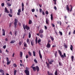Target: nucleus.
I'll return each mask as SVG.
<instances>
[{
  "label": "nucleus",
  "instance_id": "34",
  "mask_svg": "<svg viewBox=\"0 0 75 75\" xmlns=\"http://www.w3.org/2000/svg\"><path fill=\"white\" fill-rule=\"evenodd\" d=\"M41 39H40L38 40V43H39L40 42H41Z\"/></svg>",
  "mask_w": 75,
  "mask_h": 75
},
{
  "label": "nucleus",
  "instance_id": "38",
  "mask_svg": "<svg viewBox=\"0 0 75 75\" xmlns=\"http://www.w3.org/2000/svg\"><path fill=\"white\" fill-rule=\"evenodd\" d=\"M32 23V21L31 20H30L29 22V24H31Z\"/></svg>",
  "mask_w": 75,
  "mask_h": 75
},
{
  "label": "nucleus",
  "instance_id": "12",
  "mask_svg": "<svg viewBox=\"0 0 75 75\" xmlns=\"http://www.w3.org/2000/svg\"><path fill=\"white\" fill-rule=\"evenodd\" d=\"M66 7L67 10L68 11H69V6H68V5H67Z\"/></svg>",
  "mask_w": 75,
  "mask_h": 75
},
{
  "label": "nucleus",
  "instance_id": "25",
  "mask_svg": "<svg viewBox=\"0 0 75 75\" xmlns=\"http://www.w3.org/2000/svg\"><path fill=\"white\" fill-rule=\"evenodd\" d=\"M0 72L1 73H4V70L2 69H1L0 70Z\"/></svg>",
  "mask_w": 75,
  "mask_h": 75
},
{
  "label": "nucleus",
  "instance_id": "49",
  "mask_svg": "<svg viewBox=\"0 0 75 75\" xmlns=\"http://www.w3.org/2000/svg\"><path fill=\"white\" fill-rule=\"evenodd\" d=\"M59 34H60L61 35H62V32L59 31Z\"/></svg>",
  "mask_w": 75,
  "mask_h": 75
},
{
  "label": "nucleus",
  "instance_id": "37",
  "mask_svg": "<svg viewBox=\"0 0 75 75\" xmlns=\"http://www.w3.org/2000/svg\"><path fill=\"white\" fill-rule=\"evenodd\" d=\"M74 56H71V60L72 62L74 61Z\"/></svg>",
  "mask_w": 75,
  "mask_h": 75
},
{
  "label": "nucleus",
  "instance_id": "44",
  "mask_svg": "<svg viewBox=\"0 0 75 75\" xmlns=\"http://www.w3.org/2000/svg\"><path fill=\"white\" fill-rule=\"evenodd\" d=\"M31 33H30V32L29 33V38H31Z\"/></svg>",
  "mask_w": 75,
  "mask_h": 75
},
{
  "label": "nucleus",
  "instance_id": "53",
  "mask_svg": "<svg viewBox=\"0 0 75 75\" xmlns=\"http://www.w3.org/2000/svg\"><path fill=\"white\" fill-rule=\"evenodd\" d=\"M17 31H15V35L16 36L17 35Z\"/></svg>",
  "mask_w": 75,
  "mask_h": 75
},
{
  "label": "nucleus",
  "instance_id": "50",
  "mask_svg": "<svg viewBox=\"0 0 75 75\" xmlns=\"http://www.w3.org/2000/svg\"><path fill=\"white\" fill-rule=\"evenodd\" d=\"M50 43H51V41H50V40L48 41L47 44H50Z\"/></svg>",
  "mask_w": 75,
  "mask_h": 75
},
{
  "label": "nucleus",
  "instance_id": "26",
  "mask_svg": "<svg viewBox=\"0 0 75 75\" xmlns=\"http://www.w3.org/2000/svg\"><path fill=\"white\" fill-rule=\"evenodd\" d=\"M10 14H13V10L12 9H10Z\"/></svg>",
  "mask_w": 75,
  "mask_h": 75
},
{
  "label": "nucleus",
  "instance_id": "45",
  "mask_svg": "<svg viewBox=\"0 0 75 75\" xmlns=\"http://www.w3.org/2000/svg\"><path fill=\"white\" fill-rule=\"evenodd\" d=\"M31 11L32 12H34V11H35V9H34V8L32 9Z\"/></svg>",
  "mask_w": 75,
  "mask_h": 75
},
{
  "label": "nucleus",
  "instance_id": "42",
  "mask_svg": "<svg viewBox=\"0 0 75 75\" xmlns=\"http://www.w3.org/2000/svg\"><path fill=\"white\" fill-rule=\"evenodd\" d=\"M8 15L9 16H10V17H13V16L12 15L10 14H9Z\"/></svg>",
  "mask_w": 75,
  "mask_h": 75
},
{
  "label": "nucleus",
  "instance_id": "28",
  "mask_svg": "<svg viewBox=\"0 0 75 75\" xmlns=\"http://www.w3.org/2000/svg\"><path fill=\"white\" fill-rule=\"evenodd\" d=\"M51 20H53V16L52 15V14H51Z\"/></svg>",
  "mask_w": 75,
  "mask_h": 75
},
{
  "label": "nucleus",
  "instance_id": "17",
  "mask_svg": "<svg viewBox=\"0 0 75 75\" xmlns=\"http://www.w3.org/2000/svg\"><path fill=\"white\" fill-rule=\"evenodd\" d=\"M2 31H3V35H5V30L4 29H2Z\"/></svg>",
  "mask_w": 75,
  "mask_h": 75
},
{
  "label": "nucleus",
  "instance_id": "4",
  "mask_svg": "<svg viewBox=\"0 0 75 75\" xmlns=\"http://www.w3.org/2000/svg\"><path fill=\"white\" fill-rule=\"evenodd\" d=\"M6 59L7 62L6 64L7 65H9V64H10L11 63V61H9V59L8 57L6 58Z\"/></svg>",
  "mask_w": 75,
  "mask_h": 75
},
{
  "label": "nucleus",
  "instance_id": "19",
  "mask_svg": "<svg viewBox=\"0 0 75 75\" xmlns=\"http://www.w3.org/2000/svg\"><path fill=\"white\" fill-rule=\"evenodd\" d=\"M49 22V20H48V19L46 18V22L47 24H48Z\"/></svg>",
  "mask_w": 75,
  "mask_h": 75
},
{
  "label": "nucleus",
  "instance_id": "36",
  "mask_svg": "<svg viewBox=\"0 0 75 75\" xmlns=\"http://www.w3.org/2000/svg\"><path fill=\"white\" fill-rule=\"evenodd\" d=\"M33 53L34 57H35V51H34L33 52Z\"/></svg>",
  "mask_w": 75,
  "mask_h": 75
},
{
  "label": "nucleus",
  "instance_id": "10",
  "mask_svg": "<svg viewBox=\"0 0 75 75\" xmlns=\"http://www.w3.org/2000/svg\"><path fill=\"white\" fill-rule=\"evenodd\" d=\"M25 28L27 30H30V27L29 26H28L27 25H25Z\"/></svg>",
  "mask_w": 75,
  "mask_h": 75
},
{
  "label": "nucleus",
  "instance_id": "15",
  "mask_svg": "<svg viewBox=\"0 0 75 75\" xmlns=\"http://www.w3.org/2000/svg\"><path fill=\"white\" fill-rule=\"evenodd\" d=\"M46 47L47 48H50V47H51V45H50V44H47Z\"/></svg>",
  "mask_w": 75,
  "mask_h": 75
},
{
  "label": "nucleus",
  "instance_id": "30",
  "mask_svg": "<svg viewBox=\"0 0 75 75\" xmlns=\"http://www.w3.org/2000/svg\"><path fill=\"white\" fill-rule=\"evenodd\" d=\"M34 42L33 41H31V45L32 46H34Z\"/></svg>",
  "mask_w": 75,
  "mask_h": 75
},
{
  "label": "nucleus",
  "instance_id": "5",
  "mask_svg": "<svg viewBox=\"0 0 75 75\" xmlns=\"http://www.w3.org/2000/svg\"><path fill=\"white\" fill-rule=\"evenodd\" d=\"M22 11H24V3L23 2L22 3Z\"/></svg>",
  "mask_w": 75,
  "mask_h": 75
},
{
  "label": "nucleus",
  "instance_id": "55",
  "mask_svg": "<svg viewBox=\"0 0 75 75\" xmlns=\"http://www.w3.org/2000/svg\"><path fill=\"white\" fill-rule=\"evenodd\" d=\"M54 8L55 10H57V7L56 6H54Z\"/></svg>",
  "mask_w": 75,
  "mask_h": 75
},
{
  "label": "nucleus",
  "instance_id": "32",
  "mask_svg": "<svg viewBox=\"0 0 75 75\" xmlns=\"http://www.w3.org/2000/svg\"><path fill=\"white\" fill-rule=\"evenodd\" d=\"M54 74L55 75H58V72H57V70H56Z\"/></svg>",
  "mask_w": 75,
  "mask_h": 75
},
{
  "label": "nucleus",
  "instance_id": "48",
  "mask_svg": "<svg viewBox=\"0 0 75 75\" xmlns=\"http://www.w3.org/2000/svg\"><path fill=\"white\" fill-rule=\"evenodd\" d=\"M13 66L14 67H17V65L15 64H13Z\"/></svg>",
  "mask_w": 75,
  "mask_h": 75
},
{
  "label": "nucleus",
  "instance_id": "56",
  "mask_svg": "<svg viewBox=\"0 0 75 75\" xmlns=\"http://www.w3.org/2000/svg\"><path fill=\"white\" fill-rule=\"evenodd\" d=\"M23 28L24 30H25V25H23Z\"/></svg>",
  "mask_w": 75,
  "mask_h": 75
},
{
  "label": "nucleus",
  "instance_id": "52",
  "mask_svg": "<svg viewBox=\"0 0 75 75\" xmlns=\"http://www.w3.org/2000/svg\"><path fill=\"white\" fill-rule=\"evenodd\" d=\"M34 61L35 62V63H37V61L36 59H34Z\"/></svg>",
  "mask_w": 75,
  "mask_h": 75
},
{
  "label": "nucleus",
  "instance_id": "57",
  "mask_svg": "<svg viewBox=\"0 0 75 75\" xmlns=\"http://www.w3.org/2000/svg\"><path fill=\"white\" fill-rule=\"evenodd\" d=\"M3 48H4V49H5L6 48V45H4L3 47Z\"/></svg>",
  "mask_w": 75,
  "mask_h": 75
},
{
  "label": "nucleus",
  "instance_id": "60",
  "mask_svg": "<svg viewBox=\"0 0 75 75\" xmlns=\"http://www.w3.org/2000/svg\"><path fill=\"white\" fill-rule=\"evenodd\" d=\"M40 13H41L42 11V9L41 8L40 9Z\"/></svg>",
  "mask_w": 75,
  "mask_h": 75
},
{
  "label": "nucleus",
  "instance_id": "9",
  "mask_svg": "<svg viewBox=\"0 0 75 75\" xmlns=\"http://www.w3.org/2000/svg\"><path fill=\"white\" fill-rule=\"evenodd\" d=\"M39 52L40 58H41V59H42V55H41V52L40 51V50L39 51Z\"/></svg>",
  "mask_w": 75,
  "mask_h": 75
},
{
  "label": "nucleus",
  "instance_id": "47",
  "mask_svg": "<svg viewBox=\"0 0 75 75\" xmlns=\"http://www.w3.org/2000/svg\"><path fill=\"white\" fill-rule=\"evenodd\" d=\"M1 6L2 7H4V3H2L1 4Z\"/></svg>",
  "mask_w": 75,
  "mask_h": 75
},
{
  "label": "nucleus",
  "instance_id": "1",
  "mask_svg": "<svg viewBox=\"0 0 75 75\" xmlns=\"http://www.w3.org/2000/svg\"><path fill=\"white\" fill-rule=\"evenodd\" d=\"M58 52H59V54L60 56L61 57V58H64V57H66V54L65 53H64L63 54V55H62V52L61 51L59 50H58Z\"/></svg>",
  "mask_w": 75,
  "mask_h": 75
},
{
  "label": "nucleus",
  "instance_id": "62",
  "mask_svg": "<svg viewBox=\"0 0 75 75\" xmlns=\"http://www.w3.org/2000/svg\"><path fill=\"white\" fill-rule=\"evenodd\" d=\"M52 27H55V25H54V24H52Z\"/></svg>",
  "mask_w": 75,
  "mask_h": 75
},
{
  "label": "nucleus",
  "instance_id": "33",
  "mask_svg": "<svg viewBox=\"0 0 75 75\" xmlns=\"http://www.w3.org/2000/svg\"><path fill=\"white\" fill-rule=\"evenodd\" d=\"M7 4L8 6H11V4H10L9 2H8L7 3Z\"/></svg>",
  "mask_w": 75,
  "mask_h": 75
},
{
  "label": "nucleus",
  "instance_id": "61",
  "mask_svg": "<svg viewBox=\"0 0 75 75\" xmlns=\"http://www.w3.org/2000/svg\"><path fill=\"white\" fill-rule=\"evenodd\" d=\"M10 34H11V35H12V32H11V31H10V33H9Z\"/></svg>",
  "mask_w": 75,
  "mask_h": 75
},
{
  "label": "nucleus",
  "instance_id": "27",
  "mask_svg": "<svg viewBox=\"0 0 75 75\" xmlns=\"http://www.w3.org/2000/svg\"><path fill=\"white\" fill-rule=\"evenodd\" d=\"M16 42V41H15V40H12L11 42L10 43H11V44H13V43H14V42Z\"/></svg>",
  "mask_w": 75,
  "mask_h": 75
},
{
  "label": "nucleus",
  "instance_id": "23",
  "mask_svg": "<svg viewBox=\"0 0 75 75\" xmlns=\"http://www.w3.org/2000/svg\"><path fill=\"white\" fill-rule=\"evenodd\" d=\"M20 56L21 57H22L23 56V52H20Z\"/></svg>",
  "mask_w": 75,
  "mask_h": 75
},
{
  "label": "nucleus",
  "instance_id": "16",
  "mask_svg": "<svg viewBox=\"0 0 75 75\" xmlns=\"http://www.w3.org/2000/svg\"><path fill=\"white\" fill-rule=\"evenodd\" d=\"M26 41H27V43H28V44H30V40H29V39H27Z\"/></svg>",
  "mask_w": 75,
  "mask_h": 75
},
{
  "label": "nucleus",
  "instance_id": "59",
  "mask_svg": "<svg viewBox=\"0 0 75 75\" xmlns=\"http://www.w3.org/2000/svg\"><path fill=\"white\" fill-rule=\"evenodd\" d=\"M21 44H22V43H21V42H20L19 43V45H21Z\"/></svg>",
  "mask_w": 75,
  "mask_h": 75
},
{
  "label": "nucleus",
  "instance_id": "22",
  "mask_svg": "<svg viewBox=\"0 0 75 75\" xmlns=\"http://www.w3.org/2000/svg\"><path fill=\"white\" fill-rule=\"evenodd\" d=\"M40 37L41 38H42L44 37V35H43L42 34H41L40 35Z\"/></svg>",
  "mask_w": 75,
  "mask_h": 75
},
{
  "label": "nucleus",
  "instance_id": "51",
  "mask_svg": "<svg viewBox=\"0 0 75 75\" xmlns=\"http://www.w3.org/2000/svg\"><path fill=\"white\" fill-rule=\"evenodd\" d=\"M12 25V23H10V24L9 25V27H11V25Z\"/></svg>",
  "mask_w": 75,
  "mask_h": 75
},
{
  "label": "nucleus",
  "instance_id": "54",
  "mask_svg": "<svg viewBox=\"0 0 75 75\" xmlns=\"http://www.w3.org/2000/svg\"><path fill=\"white\" fill-rule=\"evenodd\" d=\"M28 58V54H27L26 56V59H27Z\"/></svg>",
  "mask_w": 75,
  "mask_h": 75
},
{
  "label": "nucleus",
  "instance_id": "46",
  "mask_svg": "<svg viewBox=\"0 0 75 75\" xmlns=\"http://www.w3.org/2000/svg\"><path fill=\"white\" fill-rule=\"evenodd\" d=\"M72 6H71V8L70 11V12H71V11H72Z\"/></svg>",
  "mask_w": 75,
  "mask_h": 75
},
{
  "label": "nucleus",
  "instance_id": "39",
  "mask_svg": "<svg viewBox=\"0 0 75 75\" xmlns=\"http://www.w3.org/2000/svg\"><path fill=\"white\" fill-rule=\"evenodd\" d=\"M59 66H61H61H62V63H61V62H59Z\"/></svg>",
  "mask_w": 75,
  "mask_h": 75
},
{
  "label": "nucleus",
  "instance_id": "2",
  "mask_svg": "<svg viewBox=\"0 0 75 75\" xmlns=\"http://www.w3.org/2000/svg\"><path fill=\"white\" fill-rule=\"evenodd\" d=\"M17 19H15V22L13 24L14 25V27L15 28H16L17 27Z\"/></svg>",
  "mask_w": 75,
  "mask_h": 75
},
{
  "label": "nucleus",
  "instance_id": "7",
  "mask_svg": "<svg viewBox=\"0 0 75 75\" xmlns=\"http://www.w3.org/2000/svg\"><path fill=\"white\" fill-rule=\"evenodd\" d=\"M21 9H19L18 10V12L17 13L18 16H20V13H21Z\"/></svg>",
  "mask_w": 75,
  "mask_h": 75
},
{
  "label": "nucleus",
  "instance_id": "24",
  "mask_svg": "<svg viewBox=\"0 0 75 75\" xmlns=\"http://www.w3.org/2000/svg\"><path fill=\"white\" fill-rule=\"evenodd\" d=\"M54 62V60H51L50 61V62H49V63L50 64H52V62Z\"/></svg>",
  "mask_w": 75,
  "mask_h": 75
},
{
  "label": "nucleus",
  "instance_id": "31",
  "mask_svg": "<svg viewBox=\"0 0 75 75\" xmlns=\"http://www.w3.org/2000/svg\"><path fill=\"white\" fill-rule=\"evenodd\" d=\"M64 46L65 48H68V46L67 45H66L65 44H64Z\"/></svg>",
  "mask_w": 75,
  "mask_h": 75
},
{
  "label": "nucleus",
  "instance_id": "3",
  "mask_svg": "<svg viewBox=\"0 0 75 75\" xmlns=\"http://www.w3.org/2000/svg\"><path fill=\"white\" fill-rule=\"evenodd\" d=\"M25 72L26 75H30V71L28 70H25Z\"/></svg>",
  "mask_w": 75,
  "mask_h": 75
},
{
  "label": "nucleus",
  "instance_id": "13",
  "mask_svg": "<svg viewBox=\"0 0 75 75\" xmlns=\"http://www.w3.org/2000/svg\"><path fill=\"white\" fill-rule=\"evenodd\" d=\"M47 74L48 75H54V74H52V73L50 72V71H47Z\"/></svg>",
  "mask_w": 75,
  "mask_h": 75
},
{
  "label": "nucleus",
  "instance_id": "20",
  "mask_svg": "<svg viewBox=\"0 0 75 75\" xmlns=\"http://www.w3.org/2000/svg\"><path fill=\"white\" fill-rule=\"evenodd\" d=\"M73 46H72V45H70V49L71 50V51H73Z\"/></svg>",
  "mask_w": 75,
  "mask_h": 75
},
{
  "label": "nucleus",
  "instance_id": "21",
  "mask_svg": "<svg viewBox=\"0 0 75 75\" xmlns=\"http://www.w3.org/2000/svg\"><path fill=\"white\" fill-rule=\"evenodd\" d=\"M46 64L47 67L49 68H50V64H49L47 62H46Z\"/></svg>",
  "mask_w": 75,
  "mask_h": 75
},
{
  "label": "nucleus",
  "instance_id": "18",
  "mask_svg": "<svg viewBox=\"0 0 75 75\" xmlns=\"http://www.w3.org/2000/svg\"><path fill=\"white\" fill-rule=\"evenodd\" d=\"M31 68H32V69H33V70H34V71H36V68L35 67H33L31 66Z\"/></svg>",
  "mask_w": 75,
  "mask_h": 75
},
{
  "label": "nucleus",
  "instance_id": "14",
  "mask_svg": "<svg viewBox=\"0 0 75 75\" xmlns=\"http://www.w3.org/2000/svg\"><path fill=\"white\" fill-rule=\"evenodd\" d=\"M36 68L38 72V71H40V69L39 68V67L38 66H36Z\"/></svg>",
  "mask_w": 75,
  "mask_h": 75
},
{
  "label": "nucleus",
  "instance_id": "11",
  "mask_svg": "<svg viewBox=\"0 0 75 75\" xmlns=\"http://www.w3.org/2000/svg\"><path fill=\"white\" fill-rule=\"evenodd\" d=\"M24 47L25 48H27V47H28V46H27V44L25 42H24Z\"/></svg>",
  "mask_w": 75,
  "mask_h": 75
},
{
  "label": "nucleus",
  "instance_id": "64",
  "mask_svg": "<svg viewBox=\"0 0 75 75\" xmlns=\"http://www.w3.org/2000/svg\"><path fill=\"white\" fill-rule=\"evenodd\" d=\"M73 34H75V30H74L73 32Z\"/></svg>",
  "mask_w": 75,
  "mask_h": 75
},
{
  "label": "nucleus",
  "instance_id": "40",
  "mask_svg": "<svg viewBox=\"0 0 75 75\" xmlns=\"http://www.w3.org/2000/svg\"><path fill=\"white\" fill-rule=\"evenodd\" d=\"M50 38H51V40L52 41H54V39L53 38V37H52L50 36Z\"/></svg>",
  "mask_w": 75,
  "mask_h": 75
},
{
  "label": "nucleus",
  "instance_id": "41",
  "mask_svg": "<svg viewBox=\"0 0 75 75\" xmlns=\"http://www.w3.org/2000/svg\"><path fill=\"white\" fill-rule=\"evenodd\" d=\"M16 72H17V71L16 70H15L14 71V75H16Z\"/></svg>",
  "mask_w": 75,
  "mask_h": 75
},
{
  "label": "nucleus",
  "instance_id": "58",
  "mask_svg": "<svg viewBox=\"0 0 75 75\" xmlns=\"http://www.w3.org/2000/svg\"><path fill=\"white\" fill-rule=\"evenodd\" d=\"M46 14H47V15H48V14L49 13H48V12L47 11H46Z\"/></svg>",
  "mask_w": 75,
  "mask_h": 75
},
{
  "label": "nucleus",
  "instance_id": "63",
  "mask_svg": "<svg viewBox=\"0 0 75 75\" xmlns=\"http://www.w3.org/2000/svg\"><path fill=\"white\" fill-rule=\"evenodd\" d=\"M40 33H37V34H36V35H38V36H40Z\"/></svg>",
  "mask_w": 75,
  "mask_h": 75
},
{
  "label": "nucleus",
  "instance_id": "35",
  "mask_svg": "<svg viewBox=\"0 0 75 75\" xmlns=\"http://www.w3.org/2000/svg\"><path fill=\"white\" fill-rule=\"evenodd\" d=\"M57 24H60V25H61V21H58L57 22Z\"/></svg>",
  "mask_w": 75,
  "mask_h": 75
},
{
  "label": "nucleus",
  "instance_id": "29",
  "mask_svg": "<svg viewBox=\"0 0 75 75\" xmlns=\"http://www.w3.org/2000/svg\"><path fill=\"white\" fill-rule=\"evenodd\" d=\"M28 53L29 56H30V57H31V56L32 55V54H31V52H28Z\"/></svg>",
  "mask_w": 75,
  "mask_h": 75
},
{
  "label": "nucleus",
  "instance_id": "43",
  "mask_svg": "<svg viewBox=\"0 0 75 75\" xmlns=\"http://www.w3.org/2000/svg\"><path fill=\"white\" fill-rule=\"evenodd\" d=\"M42 15H43V16H45V13H44V11H43L42 12Z\"/></svg>",
  "mask_w": 75,
  "mask_h": 75
},
{
  "label": "nucleus",
  "instance_id": "6",
  "mask_svg": "<svg viewBox=\"0 0 75 75\" xmlns=\"http://www.w3.org/2000/svg\"><path fill=\"white\" fill-rule=\"evenodd\" d=\"M5 12L6 13H9V11H8L6 7H5Z\"/></svg>",
  "mask_w": 75,
  "mask_h": 75
},
{
  "label": "nucleus",
  "instance_id": "8",
  "mask_svg": "<svg viewBox=\"0 0 75 75\" xmlns=\"http://www.w3.org/2000/svg\"><path fill=\"white\" fill-rule=\"evenodd\" d=\"M44 33V30L42 29H40V30L39 32V34H42Z\"/></svg>",
  "mask_w": 75,
  "mask_h": 75
}]
</instances>
